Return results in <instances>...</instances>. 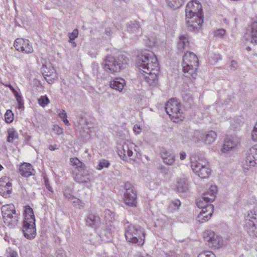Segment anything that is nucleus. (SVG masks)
Wrapping results in <instances>:
<instances>
[{
  "mask_svg": "<svg viewBox=\"0 0 257 257\" xmlns=\"http://www.w3.org/2000/svg\"><path fill=\"white\" fill-rule=\"evenodd\" d=\"M137 66L142 75V79L149 85L153 87L157 85L159 67L157 58L153 53L144 52L139 57Z\"/></svg>",
  "mask_w": 257,
  "mask_h": 257,
  "instance_id": "obj_1",
  "label": "nucleus"
},
{
  "mask_svg": "<svg viewBox=\"0 0 257 257\" xmlns=\"http://www.w3.org/2000/svg\"><path fill=\"white\" fill-rule=\"evenodd\" d=\"M128 61V58L123 55L117 57L109 56L103 60L102 67L107 73L115 74L126 68Z\"/></svg>",
  "mask_w": 257,
  "mask_h": 257,
  "instance_id": "obj_2",
  "label": "nucleus"
},
{
  "mask_svg": "<svg viewBox=\"0 0 257 257\" xmlns=\"http://www.w3.org/2000/svg\"><path fill=\"white\" fill-rule=\"evenodd\" d=\"M124 235L127 242L143 245L145 242V233L143 228L138 225L133 224L128 221L123 223Z\"/></svg>",
  "mask_w": 257,
  "mask_h": 257,
  "instance_id": "obj_3",
  "label": "nucleus"
},
{
  "mask_svg": "<svg viewBox=\"0 0 257 257\" xmlns=\"http://www.w3.org/2000/svg\"><path fill=\"white\" fill-rule=\"evenodd\" d=\"M25 215L23 221V232L27 239L34 238L36 234L35 217L33 209L30 206H26L24 210Z\"/></svg>",
  "mask_w": 257,
  "mask_h": 257,
  "instance_id": "obj_4",
  "label": "nucleus"
},
{
  "mask_svg": "<svg viewBox=\"0 0 257 257\" xmlns=\"http://www.w3.org/2000/svg\"><path fill=\"white\" fill-rule=\"evenodd\" d=\"M182 66L185 77L195 78L196 75L197 68L198 66V60L197 56L192 52H186L183 57Z\"/></svg>",
  "mask_w": 257,
  "mask_h": 257,
  "instance_id": "obj_5",
  "label": "nucleus"
},
{
  "mask_svg": "<svg viewBox=\"0 0 257 257\" xmlns=\"http://www.w3.org/2000/svg\"><path fill=\"white\" fill-rule=\"evenodd\" d=\"M165 109L171 119H174V121H176V120H182L184 117L181 103L176 99H170L166 104Z\"/></svg>",
  "mask_w": 257,
  "mask_h": 257,
  "instance_id": "obj_6",
  "label": "nucleus"
},
{
  "mask_svg": "<svg viewBox=\"0 0 257 257\" xmlns=\"http://www.w3.org/2000/svg\"><path fill=\"white\" fill-rule=\"evenodd\" d=\"M1 210L6 223L12 226H15L17 224L20 213L16 211L13 204L3 205L1 208Z\"/></svg>",
  "mask_w": 257,
  "mask_h": 257,
  "instance_id": "obj_7",
  "label": "nucleus"
},
{
  "mask_svg": "<svg viewBox=\"0 0 257 257\" xmlns=\"http://www.w3.org/2000/svg\"><path fill=\"white\" fill-rule=\"evenodd\" d=\"M245 228L251 237H257V209L249 210L244 217Z\"/></svg>",
  "mask_w": 257,
  "mask_h": 257,
  "instance_id": "obj_8",
  "label": "nucleus"
},
{
  "mask_svg": "<svg viewBox=\"0 0 257 257\" xmlns=\"http://www.w3.org/2000/svg\"><path fill=\"white\" fill-rule=\"evenodd\" d=\"M203 237L208 245L212 249H219L224 245L222 237L212 230H205L203 233Z\"/></svg>",
  "mask_w": 257,
  "mask_h": 257,
  "instance_id": "obj_9",
  "label": "nucleus"
},
{
  "mask_svg": "<svg viewBox=\"0 0 257 257\" xmlns=\"http://www.w3.org/2000/svg\"><path fill=\"white\" fill-rule=\"evenodd\" d=\"M191 167L193 171L201 178H207L210 174L211 170L208 163L203 159L191 161Z\"/></svg>",
  "mask_w": 257,
  "mask_h": 257,
  "instance_id": "obj_10",
  "label": "nucleus"
},
{
  "mask_svg": "<svg viewBox=\"0 0 257 257\" xmlns=\"http://www.w3.org/2000/svg\"><path fill=\"white\" fill-rule=\"evenodd\" d=\"M125 192L123 200L127 205L131 207L137 206V193L135 188L130 183H125L124 186Z\"/></svg>",
  "mask_w": 257,
  "mask_h": 257,
  "instance_id": "obj_11",
  "label": "nucleus"
},
{
  "mask_svg": "<svg viewBox=\"0 0 257 257\" xmlns=\"http://www.w3.org/2000/svg\"><path fill=\"white\" fill-rule=\"evenodd\" d=\"M216 137V133L213 131L207 133L195 131L194 133L192 140L195 143L203 142L206 144L210 145L215 141Z\"/></svg>",
  "mask_w": 257,
  "mask_h": 257,
  "instance_id": "obj_12",
  "label": "nucleus"
},
{
  "mask_svg": "<svg viewBox=\"0 0 257 257\" xmlns=\"http://www.w3.org/2000/svg\"><path fill=\"white\" fill-rule=\"evenodd\" d=\"M141 35L142 30L139 23L137 21H131L127 24L123 37L136 40L138 36Z\"/></svg>",
  "mask_w": 257,
  "mask_h": 257,
  "instance_id": "obj_13",
  "label": "nucleus"
},
{
  "mask_svg": "<svg viewBox=\"0 0 257 257\" xmlns=\"http://www.w3.org/2000/svg\"><path fill=\"white\" fill-rule=\"evenodd\" d=\"M203 201H197L196 205L198 208H202V210L198 215L196 220L199 222L203 223L208 221L211 217L213 212V206L212 205H207L205 206L201 204Z\"/></svg>",
  "mask_w": 257,
  "mask_h": 257,
  "instance_id": "obj_14",
  "label": "nucleus"
},
{
  "mask_svg": "<svg viewBox=\"0 0 257 257\" xmlns=\"http://www.w3.org/2000/svg\"><path fill=\"white\" fill-rule=\"evenodd\" d=\"M203 15H195L190 18H186L188 29L193 32H198L203 22Z\"/></svg>",
  "mask_w": 257,
  "mask_h": 257,
  "instance_id": "obj_15",
  "label": "nucleus"
},
{
  "mask_svg": "<svg viewBox=\"0 0 257 257\" xmlns=\"http://www.w3.org/2000/svg\"><path fill=\"white\" fill-rule=\"evenodd\" d=\"M15 49L21 52L30 54L33 52L32 44L27 39L17 38L14 42Z\"/></svg>",
  "mask_w": 257,
  "mask_h": 257,
  "instance_id": "obj_16",
  "label": "nucleus"
},
{
  "mask_svg": "<svg viewBox=\"0 0 257 257\" xmlns=\"http://www.w3.org/2000/svg\"><path fill=\"white\" fill-rule=\"evenodd\" d=\"M186 18H190L194 15H202V9L201 5L196 1H192L189 2L185 8Z\"/></svg>",
  "mask_w": 257,
  "mask_h": 257,
  "instance_id": "obj_17",
  "label": "nucleus"
},
{
  "mask_svg": "<svg viewBox=\"0 0 257 257\" xmlns=\"http://www.w3.org/2000/svg\"><path fill=\"white\" fill-rule=\"evenodd\" d=\"M135 147L136 146L133 143H124L118 148V155L122 160L126 161L128 157L133 156V150Z\"/></svg>",
  "mask_w": 257,
  "mask_h": 257,
  "instance_id": "obj_18",
  "label": "nucleus"
},
{
  "mask_svg": "<svg viewBox=\"0 0 257 257\" xmlns=\"http://www.w3.org/2000/svg\"><path fill=\"white\" fill-rule=\"evenodd\" d=\"M244 38L246 41L257 44V22H253L247 27Z\"/></svg>",
  "mask_w": 257,
  "mask_h": 257,
  "instance_id": "obj_19",
  "label": "nucleus"
},
{
  "mask_svg": "<svg viewBox=\"0 0 257 257\" xmlns=\"http://www.w3.org/2000/svg\"><path fill=\"white\" fill-rule=\"evenodd\" d=\"M42 74L47 82L51 84L57 79V74L54 68L51 65L49 66L43 65L41 68Z\"/></svg>",
  "mask_w": 257,
  "mask_h": 257,
  "instance_id": "obj_20",
  "label": "nucleus"
},
{
  "mask_svg": "<svg viewBox=\"0 0 257 257\" xmlns=\"http://www.w3.org/2000/svg\"><path fill=\"white\" fill-rule=\"evenodd\" d=\"M217 191V186L216 185H211L209 190L203 194L202 197L198 201H203L201 204L204 206L209 205L208 203L212 202L215 199Z\"/></svg>",
  "mask_w": 257,
  "mask_h": 257,
  "instance_id": "obj_21",
  "label": "nucleus"
},
{
  "mask_svg": "<svg viewBox=\"0 0 257 257\" xmlns=\"http://www.w3.org/2000/svg\"><path fill=\"white\" fill-rule=\"evenodd\" d=\"M12 183L9 178L4 176L0 179V194L5 198L10 196L12 192Z\"/></svg>",
  "mask_w": 257,
  "mask_h": 257,
  "instance_id": "obj_22",
  "label": "nucleus"
},
{
  "mask_svg": "<svg viewBox=\"0 0 257 257\" xmlns=\"http://www.w3.org/2000/svg\"><path fill=\"white\" fill-rule=\"evenodd\" d=\"M238 141L233 138H227L224 140L222 151L223 153H227L230 151H234L237 145Z\"/></svg>",
  "mask_w": 257,
  "mask_h": 257,
  "instance_id": "obj_23",
  "label": "nucleus"
},
{
  "mask_svg": "<svg viewBox=\"0 0 257 257\" xmlns=\"http://www.w3.org/2000/svg\"><path fill=\"white\" fill-rule=\"evenodd\" d=\"M34 172V169L30 163H24L20 166L19 173L22 176L27 177L33 175Z\"/></svg>",
  "mask_w": 257,
  "mask_h": 257,
  "instance_id": "obj_24",
  "label": "nucleus"
},
{
  "mask_svg": "<svg viewBox=\"0 0 257 257\" xmlns=\"http://www.w3.org/2000/svg\"><path fill=\"white\" fill-rule=\"evenodd\" d=\"M256 161L255 158L247 152L242 162L243 168L244 170H249L251 169L255 166Z\"/></svg>",
  "mask_w": 257,
  "mask_h": 257,
  "instance_id": "obj_25",
  "label": "nucleus"
},
{
  "mask_svg": "<svg viewBox=\"0 0 257 257\" xmlns=\"http://www.w3.org/2000/svg\"><path fill=\"white\" fill-rule=\"evenodd\" d=\"M78 171V173L73 174V179L76 182L79 183H87L90 182V180L88 177V175L85 172L84 169Z\"/></svg>",
  "mask_w": 257,
  "mask_h": 257,
  "instance_id": "obj_26",
  "label": "nucleus"
},
{
  "mask_svg": "<svg viewBox=\"0 0 257 257\" xmlns=\"http://www.w3.org/2000/svg\"><path fill=\"white\" fill-rule=\"evenodd\" d=\"M161 155L165 164L168 165H173L175 161V155L170 151L163 149L161 151Z\"/></svg>",
  "mask_w": 257,
  "mask_h": 257,
  "instance_id": "obj_27",
  "label": "nucleus"
},
{
  "mask_svg": "<svg viewBox=\"0 0 257 257\" xmlns=\"http://www.w3.org/2000/svg\"><path fill=\"white\" fill-rule=\"evenodd\" d=\"M125 84V80L121 78H115L110 82V87L118 90L119 92H121L122 91Z\"/></svg>",
  "mask_w": 257,
  "mask_h": 257,
  "instance_id": "obj_28",
  "label": "nucleus"
},
{
  "mask_svg": "<svg viewBox=\"0 0 257 257\" xmlns=\"http://www.w3.org/2000/svg\"><path fill=\"white\" fill-rule=\"evenodd\" d=\"M188 189V183L185 178H182L178 179L176 184V189L178 192H185Z\"/></svg>",
  "mask_w": 257,
  "mask_h": 257,
  "instance_id": "obj_29",
  "label": "nucleus"
},
{
  "mask_svg": "<svg viewBox=\"0 0 257 257\" xmlns=\"http://www.w3.org/2000/svg\"><path fill=\"white\" fill-rule=\"evenodd\" d=\"M189 46L188 37L187 35H181L178 42L177 48L179 50L183 51Z\"/></svg>",
  "mask_w": 257,
  "mask_h": 257,
  "instance_id": "obj_30",
  "label": "nucleus"
},
{
  "mask_svg": "<svg viewBox=\"0 0 257 257\" xmlns=\"http://www.w3.org/2000/svg\"><path fill=\"white\" fill-rule=\"evenodd\" d=\"M99 219V217L98 216L89 212L86 219V224L88 226L94 227L98 222Z\"/></svg>",
  "mask_w": 257,
  "mask_h": 257,
  "instance_id": "obj_31",
  "label": "nucleus"
},
{
  "mask_svg": "<svg viewBox=\"0 0 257 257\" xmlns=\"http://www.w3.org/2000/svg\"><path fill=\"white\" fill-rule=\"evenodd\" d=\"M181 205V202L180 200L176 199L172 201L169 204L167 207V211L168 212H173L177 210Z\"/></svg>",
  "mask_w": 257,
  "mask_h": 257,
  "instance_id": "obj_32",
  "label": "nucleus"
},
{
  "mask_svg": "<svg viewBox=\"0 0 257 257\" xmlns=\"http://www.w3.org/2000/svg\"><path fill=\"white\" fill-rule=\"evenodd\" d=\"M8 137L7 140V142L9 143H13L14 141L18 139V134L14 128H10L8 131Z\"/></svg>",
  "mask_w": 257,
  "mask_h": 257,
  "instance_id": "obj_33",
  "label": "nucleus"
},
{
  "mask_svg": "<svg viewBox=\"0 0 257 257\" xmlns=\"http://www.w3.org/2000/svg\"><path fill=\"white\" fill-rule=\"evenodd\" d=\"M71 165L77 169L78 171L83 170L84 165L77 158H71L70 159Z\"/></svg>",
  "mask_w": 257,
  "mask_h": 257,
  "instance_id": "obj_34",
  "label": "nucleus"
},
{
  "mask_svg": "<svg viewBox=\"0 0 257 257\" xmlns=\"http://www.w3.org/2000/svg\"><path fill=\"white\" fill-rule=\"evenodd\" d=\"M242 124V121L241 119L236 118L231 121L230 125L232 128L234 130H238L240 128Z\"/></svg>",
  "mask_w": 257,
  "mask_h": 257,
  "instance_id": "obj_35",
  "label": "nucleus"
},
{
  "mask_svg": "<svg viewBox=\"0 0 257 257\" xmlns=\"http://www.w3.org/2000/svg\"><path fill=\"white\" fill-rule=\"evenodd\" d=\"M72 199L73 200V203L74 207L78 208H82L84 207L85 203L79 199L75 198L73 196L72 197Z\"/></svg>",
  "mask_w": 257,
  "mask_h": 257,
  "instance_id": "obj_36",
  "label": "nucleus"
},
{
  "mask_svg": "<svg viewBox=\"0 0 257 257\" xmlns=\"http://www.w3.org/2000/svg\"><path fill=\"white\" fill-rule=\"evenodd\" d=\"M110 164L107 160L102 159L100 160L98 164V166L97 169L99 170H101L104 168H108Z\"/></svg>",
  "mask_w": 257,
  "mask_h": 257,
  "instance_id": "obj_37",
  "label": "nucleus"
},
{
  "mask_svg": "<svg viewBox=\"0 0 257 257\" xmlns=\"http://www.w3.org/2000/svg\"><path fill=\"white\" fill-rule=\"evenodd\" d=\"M38 103L42 106H45L49 103V98L47 96H41L38 99Z\"/></svg>",
  "mask_w": 257,
  "mask_h": 257,
  "instance_id": "obj_38",
  "label": "nucleus"
},
{
  "mask_svg": "<svg viewBox=\"0 0 257 257\" xmlns=\"http://www.w3.org/2000/svg\"><path fill=\"white\" fill-rule=\"evenodd\" d=\"M5 118L7 123L12 122L13 120V113L11 110H8L5 114Z\"/></svg>",
  "mask_w": 257,
  "mask_h": 257,
  "instance_id": "obj_39",
  "label": "nucleus"
},
{
  "mask_svg": "<svg viewBox=\"0 0 257 257\" xmlns=\"http://www.w3.org/2000/svg\"><path fill=\"white\" fill-rule=\"evenodd\" d=\"M197 257H216V256L211 251L206 250L199 253Z\"/></svg>",
  "mask_w": 257,
  "mask_h": 257,
  "instance_id": "obj_40",
  "label": "nucleus"
},
{
  "mask_svg": "<svg viewBox=\"0 0 257 257\" xmlns=\"http://www.w3.org/2000/svg\"><path fill=\"white\" fill-rule=\"evenodd\" d=\"M78 31L77 29H74L73 32L68 34L70 42L72 43V41L75 40L78 37Z\"/></svg>",
  "mask_w": 257,
  "mask_h": 257,
  "instance_id": "obj_41",
  "label": "nucleus"
},
{
  "mask_svg": "<svg viewBox=\"0 0 257 257\" xmlns=\"http://www.w3.org/2000/svg\"><path fill=\"white\" fill-rule=\"evenodd\" d=\"M247 152L254 157L255 159L257 161V144L251 147Z\"/></svg>",
  "mask_w": 257,
  "mask_h": 257,
  "instance_id": "obj_42",
  "label": "nucleus"
},
{
  "mask_svg": "<svg viewBox=\"0 0 257 257\" xmlns=\"http://www.w3.org/2000/svg\"><path fill=\"white\" fill-rule=\"evenodd\" d=\"M225 30L223 29H220L214 32V36L220 38H222L225 34Z\"/></svg>",
  "mask_w": 257,
  "mask_h": 257,
  "instance_id": "obj_43",
  "label": "nucleus"
},
{
  "mask_svg": "<svg viewBox=\"0 0 257 257\" xmlns=\"http://www.w3.org/2000/svg\"><path fill=\"white\" fill-rule=\"evenodd\" d=\"M237 63L236 61L232 60L230 62V64L229 65V68L230 70L235 71L237 68Z\"/></svg>",
  "mask_w": 257,
  "mask_h": 257,
  "instance_id": "obj_44",
  "label": "nucleus"
},
{
  "mask_svg": "<svg viewBox=\"0 0 257 257\" xmlns=\"http://www.w3.org/2000/svg\"><path fill=\"white\" fill-rule=\"evenodd\" d=\"M53 130L58 135L63 133V129L57 125H55L54 126Z\"/></svg>",
  "mask_w": 257,
  "mask_h": 257,
  "instance_id": "obj_45",
  "label": "nucleus"
},
{
  "mask_svg": "<svg viewBox=\"0 0 257 257\" xmlns=\"http://www.w3.org/2000/svg\"><path fill=\"white\" fill-rule=\"evenodd\" d=\"M8 257H18V253L16 251L10 249L8 251Z\"/></svg>",
  "mask_w": 257,
  "mask_h": 257,
  "instance_id": "obj_46",
  "label": "nucleus"
},
{
  "mask_svg": "<svg viewBox=\"0 0 257 257\" xmlns=\"http://www.w3.org/2000/svg\"><path fill=\"white\" fill-rule=\"evenodd\" d=\"M59 116L62 119L65 118L67 117V113L64 110H62L59 113Z\"/></svg>",
  "mask_w": 257,
  "mask_h": 257,
  "instance_id": "obj_47",
  "label": "nucleus"
},
{
  "mask_svg": "<svg viewBox=\"0 0 257 257\" xmlns=\"http://www.w3.org/2000/svg\"><path fill=\"white\" fill-rule=\"evenodd\" d=\"M134 132L137 134H140L141 132V128L139 125H135L134 126Z\"/></svg>",
  "mask_w": 257,
  "mask_h": 257,
  "instance_id": "obj_48",
  "label": "nucleus"
},
{
  "mask_svg": "<svg viewBox=\"0 0 257 257\" xmlns=\"http://www.w3.org/2000/svg\"><path fill=\"white\" fill-rule=\"evenodd\" d=\"M57 257H65V253L62 250H59L56 253Z\"/></svg>",
  "mask_w": 257,
  "mask_h": 257,
  "instance_id": "obj_49",
  "label": "nucleus"
},
{
  "mask_svg": "<svg viewBox=\"0 0 257 257\" xmlns=\"http://www.w3.org/2000/svg\"><path fill=\"white\" fill-rule=\"evenodd\" d=\"M45 183L47 189H48L50 191H52V187L50 186L47 179H45Z\"/></svg>",
  "mask_w": 257,
  "mask_h": 257,
  "instance_id": "obj_50",
  "label": "nucleus"
},
{
  "mask_svg": "<svg viewBox=\"0 0 257 257\" xmlns=\"http://www.w3.org/2000/svg\"><path fill=\"white\" fill-rule=\"evenodd\" d=\"M48 149L51 150V151H55L57 149H58V148L57 147V145H50L48 147Z\"/></svg>",
  "mask_w": 257,
  "mask_h": 257,
  "instance_id": "obj_51",
  "label": "nucleus"
},
{
  "mask_svg": "<svg viewBox=\"0 0 257 257\" xmlns=\"http://www.w3.org/2000/svg\"><path fill=\"white\" fill-rule=\"evenodd\" d=\"M186 157V154L184 152H181L180 153V159L181 160L185 159Z\"/></svg>",
  "mask_w": 257,
  "mask_h": 257,
  "instance_id": "obj_52",
  "label": "nucleus"
},
{
  "mask_svg": "<svg viewBox=\"0 0 257 257\" xmlns=\"http://www.w3.org/2000/svg\"><path fill=\"white\" fill-rule=\"evenodd\" d=\"M168 2V4L170 5V7H172L171 4L172 5L173 7V8L175 9L176 8H178V6L177 5V6H175L174 5L172 4V2H174L175 3H176V1H173V0H167Z\"/></svg>",
  "mask_w": 257,
  "mask_h": 257,
  "instance_id": "obj_53",
  "label": "nucleus"
},
{
  "mask_svg": "<svg viewBox=\"0 0 257 257\" xmlns=\"http://www.w3.org/2000/svg\"><path fill=\"white\" fill-rule=\"evenodd\" d=\"M14 93L16 98V99H17L18 98L21 97V95L17 91H15V92Z\"/></svg>",
  "mask_w": 257,
  "mask_h": 257,
  "instance_id": "obj_54",
  "label": "nucleus"
},
{
  "mask_svg": "<svg viewBox=\"0 0 257 257\" xmlns=\"http://www.w3.org/2000/svg\"><path fill=\"white\" fill-rule=\"evenodd\" d=\"M16 100H17V102H18V104H19V103H23V99H22V96H21V97H19V98H18V99H16Z\"/></svg>",
  "mask_w": 257,
  "mask_h": 257,
  "instance_id": "obj_55",
  "label": "nucleus"
},
{
  "mask_svg": "<svg viewBox=\"0 0 257 257\" xmlns=\"http://www.w3.org/2000/svg\"><path fill=\"white\" fill-rule=\"evenodd\" d=\"M62 120L65 124L67 125L69 124V121H68V119H67V117L63 119Z\"/></svg>",
  "mask_w": 257,
  "mask_h": 257,
  "instance_id": "obj_56",
  "label": "nucleus"
},
{
  "mask_svg": "<svg viewBox=\"0 0 257 257\" xmlns=\"http://www.w3.org/2000/svg\"><path fill=\"white\" fill-rule=\"evenodd\" d=\"M19 106H18V108L19 109H21L22 108V107H24V103H19L18 104Z\"/></svg>",
  "mask_w": 257,
  "mask_h": 257,
  "instance_id": "obj_57",
  "label": "nucleus"
},
{
  "mask_svg": "<svg viewBox=\"0 0 257 257\" xmlns=\"http://www.w3.org/2000/svg\"><path fill=\"white\" fill-rule=\"evenodd\" d=\"M9 87L10 88V89L12 90V91H13L14 93L15 92V91H16V90L13 88V87L12 85H9Z\"/></svg>",
  "mask_w": 257,
  "mask_h": 257,
  "instance_id": "obj_58",
  "label": "nucleus"
},
{
  "mask_svg": "<svg viewBox=\"0 0 257 257\" xmlns=\"http://www.w3.org/2000/svg\"><path fill=\"white\" fill-rule=\"evenodd\" d=\"M217 60H221V56L220 55H217L216 56V58Z\"/></svg>",
  "mask_w": 257,
  "mask_h": 257,
  "instance_id": "obj_59",
  "label": "nucleus"
},
{
  "mask_svg": "<svg viewBox=\"0 0 257 257\" xmlns=\"http://www.w3.org/2000/svg\"><path fill=\"white\" fill-rule=\"evenodd\" d=\"M104 212L105 214H109L110 211L109 210H106Z\"/></svg>",
  "mask_w": 257,
  "mask_h": 257,
  "instance_id": "obj_60",
  "label": "nucleus"
},
{
  "mask_svg": "<svg viewBox=\"0 0 257 257\" xmlns=\"http://www.w3.org/2000/svg\"><path fill=\"white\" fill-rule=\"evenodd\" d=\"M3 168L2 165H0V171L2 170V169Z\"/></svg>",
  "mask_w": 257,
  "mask_h": 257,
  "instance_id": "obj_61",
  "label": "nucleus"
},
{
  "mask_svg": "<svg viewBox=\"0 0 257 257\" xmlns=\"http://www.w3.org/2000/svg\"><path fill=\"white\" fill-rule=\"evenodd\" d=\"M247 50H250V48H249V47H247Z\"/></svg>",
  "mask_w": 257,
  "mask_h": 257,
  "instance_id": "obj_62",
  "label": "nucleus"
},
{
  "mask_svg": "<svg viewBox=\"0 0 257 257\" xmlns=\"http://www.w3.org/2000/svg\"><path fill=\"white\" fill-rule=\"evenodd\" d=\"M138 257H144V256H142V255H140V256H139Z\"/></svg>",
  "mask_w": 257,
  "mask_h": 257,
  "instance_id": "obj_63",
  "label": "nucleus"
}]
</instances>
